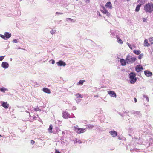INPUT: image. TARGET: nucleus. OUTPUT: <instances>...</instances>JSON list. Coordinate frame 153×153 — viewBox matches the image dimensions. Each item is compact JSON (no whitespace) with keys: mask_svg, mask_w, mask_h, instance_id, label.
<instances>
[{"mask_svg":"<svg viewBox=\"0 0 153 153\" xmlns=\"http://www.w3.org/2000/svg\"><path fill=\"white\" fill-rule=\"evenodd\" d=\"M134 141H132L130 144L126 146V147L128 150L130 149L131 152L134 151H138L139 149L135 148V145H134Z\"/></svg>","mask_w":153,"mask_h":153,"instance_id":"obj_1","label":"nucleus"},{"mask_svg":"<svg viewBox=\"0 0 153 153\" xmlns=\"http://www.w3.org/2000/svg\"><path fill=\"white\" fill-rule=\"evenodd\" d=\"M144 10L147 12H151L153 11V4L152 3H148L144 7Z\"/></svg>","mask_w":153,"mask_h":153,"instance_id":"obj_2","label":"nucleus"},{"mask_svg":"<svg viewBox=\"0 0 153 153\" xmlns=\"http://www.w3.org/2000/svg\"><path fill=\"white\" fill-rule=\"evenodd\" d=\"M136 75L135 73L133 72H131L129 74V76L130 79V82L131 83L134 84L136 81Z\"/></svg>","mask_w":153,"mask_h":153,"instance_id":"obj_3","label":"nucleus"},{"mask_svg":"<svg viewBox=\"0 0 153 153\" xmlns=\"http://www.w3.org/2000/svg\"><path fill=\"white\" fill-rule=\"evenodd\" d=\"M74 131L78 134H80L85 132L86 131V128H79L78 126L76 125L73 128Z\"/></svg>","mask_w":153,"mask_h":153,"instance_id":"obj_4","label":"nucleus"},{"mask_svg":"<svg viewBox=\"0 0 153 153\" xmlns=\"http://www.w3.org/2000/svg\"><path fill=\"white\" fill-rule=\"evenodd\" d=\"M136 60V58L134 57H132L128 55L126 58V62L127 64H130L133 63Z\"/></svg>","mask_w":153,"mask_h":153,"instance_id":"obj_5","label":"nucleus"},{"mask_svg":"<svg viewBox=\"0 0 153 153\" xmlns=\"http://www.w3.org/2000/svg\"><path fill=\"white\" fill-rule=\"evenodd\" d=\"M110 35L112 37L114 38H117V34H115V32L114 30H110V31L109 32Z\"/></svg>","mask_w":153,"mask_h":153,"instance_id":"obj_6","label":"nucleus"},{"mask_svg":"<svg viewBox=\"0 0 153 153\" xmlns=\"http://www.w3.org/2000/svg\"><path fill=\"white\" fill-rule=\"evenodd\" d=\"M108 93L112 97H116V94L113 91H108Z\"/></svg>","mask_w":153,"mask_h":153,"instance_id":"obj_7","label":"nucleus"},{"mask_svg":"<svg viewBox=\"0 0 153 153\" xmlns=\"http://www.w3.org/2000/svg\"><path fill=\"white\" fill-rule=\"evenodd\" d=\"M9 66V64L7 62H2L1 64V67L4 69H7Z\"/></svg>","mask_w":153,"mask_h":153,"instance_id":"obj_8","label":"nucleus"},{"mask_svg":"<svg viewBox=\"0 0 153 153\" xmlns=\"http://www.w3.org/2000/svg\"><path fill=\"white\" fill-rule=\"evenodd\" d=\"M101 12L104 14H106L107 16H109L110 15V13L108 11L105 9V7L103 8V9L101 10Z\"/></svg>","mask_w":153,"mask_h":153,"instance_id":"obj_9","label":"nucleus"},{"mask_svg":"<svg viewBox=\"0 0 153 153\" xmlns=\"http://www.w3.org/2000/svg\"><path fill=\"white\" fill-rule=\"evenodd\" d=\"M143 69V67L140 65H137L135 68V70L137 72L141 71Z\"/></svg>","mask_w":153,"mask_h":153,"instance_id":"obj_10","label":"nucleus"},{"mask_svg":"<svg viewBox=\"0 0 153 153\" xmlns=\"http://www.w3.org/2000/svg\"><path fill=\"white\" fill-rule=\"evenodd\" d=\"M62 117L65 119H67L70 117V114L66 111H64L63 112Z\"/></svg>","mask_w":153,"mask_h":153,"instance_id":"obj_11","label":"nucleus"},{"mask_svg":"<svg viewBox=\"0 0 153 153\" xmlns=\"http://www.w3.org/2000/svg\"><path fill=\"white\" fill-rule=\"evenodd\" d=\"M56 64L58 66H65L66 65V63L62 60L59 61V62H56Z\"/></svg>","mask_w":153,"mask_h":153,"instance_id":"obj_12","label":"nucleus"},{"mask_svg":"<svg viewBox=\"0 0 153 153\" xmlns=\"http://www.w3.org/2000/svg\"><path fill=\"white\" fill-rule=\"evenodd\" d=\"M144 72L145 75L148 77L150 76L152 74V72L149 71L148 70H146Z\"/></svg>","mask_w":153,"mask_h":153,"instance_id":"obj_13","label":"nucleus"},{"mask_svg":"<svg viewBox=\"0 0 153 153\" xmlns=\"http://www.w3.org/2000/svg\"><path fill=\"white\" fill-rule=\"evenodd\" d=\"M135 140V141H136L137 143L138 144H141L143 143V141L140 138L138 137H134Z\"/></svg>","mask_w":153,"mask_h":153,"instance_id":"obj_14","label":"nucleus"},{"mask_svg":"<svg viewBox=\"0 0 153 153\" xmlns=\"http://www.w3.org/2000/svg\"><path fill=\"white\" fill-rule=\"evenodd\" d=\"M1 102H2L1 106H2L5 109H7L8 108L9 105L7 103V102H5L2 101H1Z\"/></svg>","mask_w":153,"mask_h":153,"instance_id":"obj_15","label":"nucleus"},{"mask_svg":"<svg viewBox=\"0 0 153 153\" xmlns=\"http://www.w3.org/2000/svg\"><path fill=\"white\" fill-rule=\"evenodd\" d=\"M109 133L113 137H115L117 135V133L116 131L112 130L109 131Z\"/></svg>","mask_w":153,"mask_h":153,"instance_id":"obj_16","label":"nucleus"},{"mask_svg":"<svg viewBox=\"0 0 153 153\" xmlns=\"http://www.w3.org/2000/svg\"><path fill=\"white\" fill-rule=\"evenodd\" d=\"M105 7L107 8L110 9H112V7L111 3L109 1L107 2L105 4Z\"/></svg>","mask_w":153,"mask_h":153,"instance_id":"obj_17","label":"nucleus"},{"mask_svg":"<svg viewBox=\"0 0 153 153\" xmlns=\"http://www.w3.org/2000/svg\"><path fill=\"white\" fill-rule=\"evenodd\" d=\"M42 90L45 93L48 94H50L51 93L50 90L47 88H43Z\"/></svg>","mask_w":153,"mask_h":153,"instance_id":"obj_18","label":"nucleus"},{"mask_svg":"<svg viewBox=\"0 0 153 153\" xmlns=\"http://www.w3.org/2000/svg\"><path fill=\"white\" fill-rule=\"evenodd\" d=\"M4 35L5 36L6 38L7 39L11 36V34L10 33L5 32L4 33Z\"/></svg>","mask_w":153,"mask_h":153,"instance_id":"obj_19","label":"nucleus"},{"mask_svg":"<svg viewBox=\"0 0 153 153\" xmlns=\"http://www.w3.org/2000/svg\"><path fill=\"white\" fill-rule=\"evenodd\" d=\"M120 62L121 65L122 66H124L126 64V60H125L124 59H122L120 60Z\"/></svg>","mask_w":153,"mask_h":153,"instance_id":"obj_20","label":"nucleus"},{"mask_svg":"<svg viewBox=\"0 0 153 153\" xmlns=\"http://www.w3.org/2000/svg\"><path fill=\"white\" fill-rule=\"evenodd\" d=\"M66 21H67L68 22H75V21L73 19H71L70 18H67L66 19Z\"/></svg>","mask_w":153,"mask_h":153,"instance_id":"obj_21","label":"nucleus"},{"mask_svg":"<svg viewBox=\"0 0 153 153\" xmlns=\"http://www.w3.org/2000/svg\"><path fill=\"white\" fill-rule=\"evenodd\" d=\"M144 43L145 46H146L148 47V46H149L150 45L148 43V41L147 39H146L144 40Z\"/></svg>","mask_w":153,"mask_h":153,"instance_id":"obj_22","label":"nucleus"},{"mask_svg":"<svg viewBox=\"0 0 153 153\" xmlns=\"http://www.w3.org/2000/svg\"><path fill=\"white\" fill-rule=\"evenodd\" d=\"M85 82V81L84 80H80L77 83V85H82L84 82Z\"/></svg>","mask_w":153,"mask_h":153,"instance_id":"obj_23","label":"nucleus"},{"mask_svg":"<svg viewBox=\"0 0 153 153\" xmlns=\"http://www.w3.org/2000/svg\"><path fill=\"white\" fill-rule=\"evenodd\" d=\"M6 91H8V89L4 87L0 88V91L2 92L5 93Z\"/></svg>","mask_w":153,"mask_h":153,"instance_id":"obj_24","label":"nucleus"},{"mask_svg":"<svg viewBox=\"0 0 153 153\" xmlns=\"http://www.w3.org/2000/svg\"><path fill=\"white\" fill-rule=\"evenodd\" d=\"M133 52L135 54L137 55H139L141 53V51L140 50H134Z\"/></svg>","mask_w":153,"mask_h":153,"instance_id":"obj_25","label":"nucleus"},{"mask_svg":"<svg viewBox=\"0 0 153 153\" xmlns=\"http://www.w3.org/2000/svg\"><path fill=\"white\" fill-rule=\"evenodd\" d=\"M76 96V98H82L83 97V96L81 94L79 93L75 95Z\"/></svg>","mask_w":153,"mask_h":153,"instance_id":"obj_26","label":"nucleus"},{"mask_svg":"<svg viewBox=\"0 0 153 153\" xmlns=\"http://www.w3.org/2000/svg\"><path fill=\"white\" fill-rule=\"evenodd\" d=\"M94 126L92 125L89 124L86 125V128H87L92 129V128Z\"/></svg>","mask_w":153,"mask_h":153,"instance_id":"obj_27","label":"nucleus"},{"mask_svg":"<svg viewBox=\"0 0 153 153\" xmlns=\"http://www.w3.org/2000/svg\"><path fill=\"white\" fill-rule=\"evenodd\" d=\"M141 6V5H137L136 9H135V11L136 12H138L139 10L140 7Z\"/></svg>","mask_w":153,"mask_h":153,"instance_id":"obj_28","label":"nucleus"},{"mask_svg":"<svg viewBox=\"0 0 153 153\" xmlns=\"http://www.w3.org/2000/svg\"><path fill=\"white\" fill-rule=\"evenodd\" d=\"M53 128L52 126L51 125H50L49 126V127L48 128V130L50 133L52 132V130Z\"/></svg>","mask_w":153,"mask_h":153,"instance_id":"obj_29","label":"nucleus"},{"mask_svg":"<svg viewBox=\"0 0 153 153\" xmlns=\"http://www.w3.org/2000/svg\"><path fill=\"white\" fill-rule=\"evenodd\" d=\"M117 38V42L120 44H122L123 43L122 41L120 39H119L118 37Z\"/></svg>","mask_w":153,"mask_h":153,"instance_id":"obj_30","label":"nucleus"},{"mask_svg":"<svg viewBox=\"0 0 153 153\" xmlns=\"http://www.w3.org/2000/svg\"><path fill=\"white\" fill-rule=\"evenodd\" d=\"M143 97L144 98H145L146 100L148 102H149V98L148 96L146 95H143Z\"/></svg>","mask_w":153,"mask_h":153,"instance_id":"obj_31","label":"nucleus"},{"mask_svg":"<svg viewBox=\"0 0 153 153\" xmlns=\"http://www.w3.org/2000/svg\"><path fill=\"white\" fill-rule=\"evenodd\" d=\"M75 143H78L79 144L81 143H82V141L79 139H76L74 142Z\"/></svg>","mask_w":153,"mask_h":153,"instance_id":"obj_32","label":"nucleus"},{"mask_svg":"<svg viewBox=\"0 0 153 153\" xmlns=\"http://www.w3.org/2000/svg\"><path fill=\"white\" fill-rule=\"evenodd\" d=\"M56 32V30H53V29L51 30L50 31V33L51 34H55Z\"/></svg>","mask_w":153,"mask_h":153,"instance_id":"obj_33","label":"nucleus"},{"mask_svg":"<svg viewBox=\"0 0 153 153\" xmlns=\"http://www.w3.org/2000/svg\"><path fill=\"white\" fill-rule=\"evenodd\" d=\"M135 115L137 116H140V114L139 111H135Z\"/></svg>","mask_w":153,"mask_h":153,"instance_id":"obj_34","label":"nucleus"},{"mask_svg":"<svg viewBox=\"0 0 153 153\" xmlns=\"http://www.w3.org/2000/svg\"><path fill=\"white\" fill-rule=\"evenodd\" d=\"M75 100L77 103H79L81 101V99L79 98H76Z\"/></svg>","mask_w":153,"mask_h":153,"instance_id":"obj_35","label":"nucleus"},{"mask_svg":"<svg viewBox=\"0 0 153 153\" xmlns=\"http://www.w3.org/2000/svg\"><path fill=\"white\" fill-rule=\"evenodd\" d=\"M149 42L151 43V44H153V37H151L149 38Z\"/></svg>","mask_w":153,"mask_h":153,"instance_id":"obj_36","label":"nucleus"},{"mask_svg":"<svg viewBox=\"0 0 153 153\" xmlns=\"http://www.w3.org/2000/svg\"><path fill=\"white\" fill-rule=\"evenodd\" d=\"M143 56V54H139L138 56V58L139 59H141Z\"/></svg>","mask_w":153,"mask_h":153,"instance_id":"obj_37","label":"nucleus"},{"mask_svg":"<svg viewBox=\"0 0 153 153\" xmlns=\"http://www.w3.org/2000/svg\"><path fill=\"white\" fill-rule=\"evenodd\" d=\"M0 36L3 39H5V40H7V39L6 38V37H5V36H4L3 35H0Z\"/></svg>","mask_w":153,"mask_h":153,"instance_id":"obj_38","label":"nucleus"},{"mask_svg":"<svg viewBox=\"0 0 153 153\" xmlns=\"http://www.w3.org/2000/svg\"><path fill=\"white\" fill-rule=\"evenodd\" d=\"M39 110L41 111V110L38 107L34 109V111H36Z\"/></svg>","mask_w":153,"mask_h":153,"instance_id":"obj_39","label":"nucleus"},{"mask_svg":"<svg viewBox=\"0 0 153 153\" xmlns=\"http://www.w3.org/2000/svg\"><path fill=\"white\" fill-rule=\"evenodd\" d=\"M75 117V116L73 114H71V115L70 114V117L69 118H74Z\"/></svg>","mask_w":153,"mask_h":153,"instance_id":"obj_40","label":"nucleus"},{"mask_svg":"<svg viewBox=\"0 0 153 153\" xmlns=\"http://www.w3.org/2000/svg\"><path fill=\"white\" fill-rule=\"evenodd\" d=\"M5 56H0V61L2 60L4 58V57H5Z\"/></svg>","mask_w":153,"mask_h":153,"instance_id":"obj_41","label":"nucleus"},{"mask_svg":"<svg viewBox=\"0 0 153 153\" xmlns=\"http://www.w3.org/2000/svg\"><path fill=\"white\" fill-rule=\"evenodd\" d=\"M13 42L14 43H16L18 42V40L16 39H15L13 40Z\"/></svg>","mask_w":153,"mask_h":153,"instance_id":"obj_42","label":"nucleus"},{"mask_svg":"<svg viewBox=\"0 0 153 153\" xmlns=\"http://www.w3.org/2000/svg\"><path fill=\"white\" fill-rule=\"evenodd\" d=\"M127 45L129 47V48L131 49H132V47H131V44H130L129 43H127Z\"/></svg>","mask_w":153,"mask_h":153,"instance_id":"obj_43","label":"nucleus"},{"mask_svg":"<svg viewBox=\"0 0 153 153\" xmlns=\"http://www.w3.org/2000/svg\"><path fill=\"white\" fill-rule=\"evenodd\" d=\"M135 111H132L130 112L131 113V114H135Z\"/></svg>","mask_w":153,"mask_h":153,"instance_id":"obj_44","label":"nucleus"},{"mask_svg":"<svg viewBox=\"0 0 153 153\" xmlns=\"http://www.w3.org/2000/svg\"><path fill=\"white\" fill-rule=\"evenodd\" d=\"M30 143L31 144H32V145H33L35 143V141L33 140H31Z\"/></svg>","mask_w":153,"mask_h":153,"instance_id":"obj_45","label":"nucleus"},{"mask_svg":"<svg viewBox=\"0 0 153 153\" xmlns=\"http://www.w3.org/2000/svg\"><path fill=\"white\" fill-rule=\"evenodd\" d=\"M147 19L146 18H144L143 19V21L144 22H146L147 21Z\"/></svg>","mask_w":153,"mask_h":153,"instance_id":"obj_46","label":"nucleus"},{"mask_svg":"<svg viewBox=\"0 0 153 153\" xmlns=\"http://www.w3.org/2000/svg\"><path fill=\"white\" fill-rule=\"evenodd\" d=\"M56 14H63V13H61V12H56Z\"/></svg>","mask_w":153,"mask_h":153,"instance_id":"obj_47","label":"nucleus"},{"mask_svg":"<svg viewBox=\"0 0 153 153\" xmlns=\"http://www.w3.org/2000/svg\"><path fill=\"white\" fill-rule=\"evenodd\" d=\"M76 108L75 106H73L72 107V109L74 110H76Z\"/></svg>","mask_w":153,"mask_h":153,"instance_id":"obj_48","label":"nucleus"},{"mask_svg":"<svg viewBox=\"0 0 153 153\" xmlns=\"http://www.w3.org/2000/svg\"><path fill=\"white\" fill-rule=\"evenodd\" d=\"M55 61L53 60H52V64H53L55 63Z\"/></svg>","mask_w":153,"mask_h":153,"instance_id":"obj_49","label":"nucleus"},{"mask_svg":"<svg viewBox=\"0 0 153 153\" xmlns=\"http://www.w3.org/2000/svg\"><path fill=\"white\" fill-rule=\"evenodd\" d=\"M36 118L37 117H36V116H34L33 117V119L34 120H36Z\"/></svg>","mask_w":153,"mask_h":153,"instance_id":"obj_50","label":"nucleus"},{"mask_svg":"<svg viewBox=\"0 0 153 153\" xmlns=\"http://www.w3.org/2000/svg\"><path fill=\"white\" fill-rule=\"evenodd\" d=\"M134 100L135 102H137V100L136 98H134Z\"/></svg>","mask_w":153,"mask_h":153,"instance_id":"obj_51","label":"nucleus"},{"mask_svg":"<svg viewBox=\"0 0 153 153\" xmlns=\"http://www.w3.org/2000/svg\"><path fill=\"white\" fill-rule=\"evenodd\" d=\"M55 153H60V152H59V151L57 150H56Z\"/></svg>","mask_w":153,"mask_h":153,"instance_id":"obj_52","label":"nucleus"},{"mask_svg":"<svg viewBox=\"0 0 153 153\" xmlns=\"http://www.w3.org/2000/svg\"><path fill=\"white\" fill-rule=\"evenodd\" d=\"M123 114H127V115H128V112H126V111L123 112Z\"/></svg>","mask_w":153,"mask_h":153,"instance_id":"obj_53","label":"nucleus"},{"mask_svg":"<svg viewBox=\"0 0 153 153\" xmlns=\"http://www.w3.org/2000/svg\"><path fill=\"white\" fill-rule=\"evenodd\" d=\"M97 14L99 16H101V15H100V12H97Z\"/></svg>","mask_w":153,"mask_h":153,"instance_id":"obj_54","label":"nucleus"},{"mask_svg":"<svg viewBox=\"0 0 153 153\" xmlns=\"http://www.w3.org/2000/svg\"><path fill=\"white\" fill-rule=\"evenodd\" d=\"M30 110H31V111H34V109L33 108H32L30 109Z\"/></svg>","mask_w":153,"mask_h":153,"instance_id":"obj_55","label":"nucleus"},{"mask_svg":"<svg viewBox=\"0 0 153 153\" xmlns=\"http://www.w3.org/2000/svg\"><path fill=\"white\" fill-rule=\"evenodd\" d=\"M119 115H120L123 117V115L121 113H119Z\"/></svg>","mask_w":153,"mask_h":153,"instance_id":"obj_56","label":"nucleus"},{"mask_svg":"<svg viewBox=\"0 0 153 153\" xmlns=\"http://www.w3.org/2000/svg\"><path fill=\"white\" fill-rule=\"evenodd\" d=\"M26 112H27V113H29V116H30H30H31L30 115V113H29V112H28V111H26Z\"/></svg>","mask_w":153,"mask_h":153,"instance_id":"obj_57","label":"nucleus"},{"mask_svg":"<svg viewBox=\"0 0 153 153\" xmlns=\"http://www.w3.org/2000/svg\"><path fill=\"white\" fill-rule=\"evenodd\" d=\"M118 139L119 140H121V138L120 137H118Z\"/></svg>","mask_w":153,"mask_h":153,"instance_id":"obj_58","label":"nucleus"},{"mask_svg":"<svg viewBox=\"0 0 153 153\" xmlns=\"http://www.w3.org/2000/svg\"><path fill=\"white\" fill-rule=\"evenodd\" d=\"M49 2H51V0H47Z\"/></svg>","mask_w":153,"mask_h":153,"instance_id":"obj_59","label":"nucleus"},{"mask_svg":"<svg viewBox=\"0 0 153 153\" xmlns=\"http://www.w3.org/2000/svg\"><path fill=\"white\" fill-rule=\"evenodd\" d=\"M59 129H57L56 131L57 132H58L59 131Z\"/></svg>","mask_w":153,"mask_h":153,"instance_id":"obj_60","label":"nucleus"},{"mask_svg":"<svg viewBox=\"0 0 153 153\" xmlns=\"http://www.w3.org/2000/svg\"><path fill=\"white\" fill-rule=\"evenodd\" d=\"M10 60L11 61V60H12V58H10Z\"/></svg>","mask_w":153,"mask_h":153,"instance_id":"obj_61","label":"nucleus"},{"mask_svg":"<svg viewBox=\"0 0 153 153\" xmlns=\"http://www.w3.org/2000/svg\"><path fill=\"white\" fill-rule=\"evenodd\" d=\"M18 48V49H21V48L20 47L19 48Z\"/></svg>","mask_w":153,"mask_h":153,"instance_id":"obj_62","label":"nucleus"},{"mask_svg":"<svg viewBox=\"0 0 153 153\" xmlns=\"http://www.w3.org/2000/svg\"><path fill=\"white\" fill-rule=\"evenodd\" d=\"M2 136L0 134V137H1Z\"/></svg>","mask_w":153,"mask_h":153,"instance_id":"obj_63","label":"nucleus"}]
</instances>
